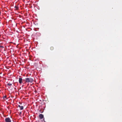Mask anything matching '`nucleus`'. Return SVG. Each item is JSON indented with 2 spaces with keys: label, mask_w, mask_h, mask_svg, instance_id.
I'll use <instances>...</instances> for the list:
<instances>
[{
  "label": "nucleus",
  "mask_w": 122,
  "mask_h": 122,
  "mask_svg": "<svg viewBox=\"0 0 122 122\" xmlns=\"http://www.w3.org/2000/svg\"><path fill=\"white\" fill-rule=\"evenodd\" d=\"M15 10H18L19 9V7L18 6H15L14 7Z\"/></svg>",
  "instance_id": "423d86ee"
},
{
  "label": "nucleus",
  "mask_w": 122,
  "mask_h": 122,
  "mask_svg": "<svg viewBox=\"0 0 122 122\" xmlns=\"http://www.w3.org/2000/svg\"><path fill=\"white\" fill-rule=\"evenodd\" d=\"M50 49L52 51L54 49V48L53 46H51L50 47Z\"/></svg>",
  "instance_id": "0eeeda50"
},
{
  "label": "nucleus",
  "mask_w": 122,
  "mask_h": 122,
  "mask_svg": "<svg viewBox=\"0 0 122 122\" xmlns=\"http://www.w3.org/2000/svg\"><path fill=\"white\" fill-rule=\"evenodd\" d=\"M7 86H12V84H11V83H8L7 84Z\"/></svg>",
  "instance_id": "6e6552de"
},
{
  "label": "nucleus",
  "mask_w": 122,
  "mask_h": 122,
  "mask_svg": "<svg viewBox=\"0 0 122 122\" xmlns=\"http://www.w3.org/2000/svg\"><path fill=\"white\" fill-rule=\"evenodd\" d=\"M22 79L21 78H19V82L20 84H21L22 82Z\"/></svg>",
  "instance_id": "20e7f679"
},
{
  "label": "nucleus",
  "mask_w": 122,
  "mask_h": 122,
  "mask_svg": "<svg viewBox=\"0 0 122 122\" xmlns=\"http://www.w3.org/2000/svg\"><path fill=\"white\" fill-rule=\"evenodd\" d=\"M18 107L20 108V110H23L24 108V107L23 106H20V105H18Z\"/></svg>",
  "instance_id": "39448f33"
},
{
  "label": "nucleus",
  "mask_w": 122,
  "mask_h": 122,
  "mask_svg": "<svg viewBox=\"0 0 122 122\" xmlns=\"http://www.w3.org/2000/svg\"><path fill=\"white\" fill-rule=\"evenodd\" d=\"M39 117L41 119H42L44 117L43 115L42 114H40L39 115Z\"/></svg>",
  "instance_id": "7ed1b4c3"
},
{
  "label": "nucleus",
  "mask_w": 122,
  "mask_h": 122,
  "mask_svg": "<svg viewBox=\"0 0 122 122\" xmlns=\"http://www.w3.org/2000/svg\"><path fill=\"white\" fill-rule=\"evenodd\" d=\"M5 121L6 122H11V120L9 117L6 118L5 119Z\"/></svg>",
  "instance_id": "f03ea898"
},
{
  "label": "nucleus",
  "mask_w": 122,
  "mask_h": 122,
  "mask_svg": "<svg viewBox=\"0 0 122 122\" xmlns=\"http://www.w3.org/2000/svg\"><path fill=\"white\" fill-rule=\"evenodd\" d=\"M6 97H7L6 96H3V98L4 99H5V98H6Z\"/></svg>",
  "instance_id": "1a4fd4ad"
},
{
  "label": "nucleus",
  "mask_w": 122,
  "mask_h": 122,
  "mask_svg": "<svg viewBox=\"0 0 122 122\" xmlns=\"http://www.w3.org/2000/svg\"><path fill=\"white\" fill-rule=\"evenodd\" d=\"M0 47H4L3 46H0Z\"/></svg>",
  "instance_id": "9d476101"
},
{
  "label": "nucleus",
  "mask_w": 122,
  "mask_h": 122,
  "mask_svg": "<svg viewBox=\"0 0 122 122\" xmlns=\"http://www.w3.org/2000/svg\"><path fill=\"white\" fill-rule=\"evenodd\" d=\"M33 81V79L31 78H25V81L26 82L32 83Z\"/></svg>",
  "instance_id": "f257e3e1"
}]
</instances>
